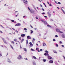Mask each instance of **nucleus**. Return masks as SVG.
Masks as SVG:
<instances>
[{
	"label": "nucleus",
	"mask_w": 65,
	"mask_h": 65,
	"mask_svg": "<svg viewBox=\"0 0 65 65\" xmlns=\"http://www.w3.org/2000/svg\"><path fill=\"white\" fill-rule=\"evenodd\" d=\"M59 33H63V32H62L61 31H59Z\"/></svg>",
	"instance_id": "42"
},
{
	"label": "nucleus",
	"mask_w": 65,
	"mask_h": 65,
	"mask_svg": "<svg viewBox=\"0 0 65 65\" xmlns=\"http://www.w3.org/2000/svg\"><path fill=\"white\" fill-rule=\"evenodd\" d=\"M45 52H46V53H48V51H47L46 50L45 51Z\"/></svg>",
	"instance_id": "49"
},
{
	"label": "nucleus",
	"mask_w": 65,
	"mask_h": 65,
	"mask_svg": "<svg viewBox=\"0 0 65 65\" xmlns=\"http://www.w3.org/2000/svg\"><path fill=\"white\" fill-rule=\"evenodd\" d=\"M44 17H45V18H47V16H44Z\"/></svg>",
	"instance_id": "61"
},
{
	"label": "nucleus",
	"mask_w": 65,
	"mask_h": 65,
	"mask_svg": "<svg viewBox=\"0 0 65 65\" xmlns=\"http://www.w3.org/2000/svg\"><path fill=\"white\" fill-rule=\"evenodd\" d=\"M0 26H1V27H2V28H4V27H3V26H2V25H0Z\"/></svg>",
	"instance_id": "44"
},
{
	"label": "nucleus",
	"mask_w": 65,
	"mask_h": 65,
	"mask_svg": "<svg viewBox=\"0 0 65 65\" xmlns=\"http://www.w3.org/2000/svg\"><path fill=\"white\" fill-rule=\"evenodd\" d=\"M23 49L24 50V51H27V49H26V48H23Z\"/></svg>",
	"instance_id": "24"
},
{
	"label": "nucleus",
	"mask_w": 65,
	"mask_h": 65,
	"mask_svg": "<svg viewBox=\"0 0 65 65\" xmlns=\"http://www.w3.org/2000/svg\"><path fill=\"white\" fill-rule=\"evenodd\" d=\"M47 13L48 14V15L49 17H51L52 15L51 13H49V12H47Z\"/></svg>",
	"instance_id": "6"
},
{
	"label": "nucleus",
	"mask_w": 65,
	"mask_h": 65,
	"mask_svg": "<svg viewBox=\"0 0 65 65\" xmlns=\"http://www.w3.org/2000/svg\"><path fill=\"white\" fill-rule=\"evenodd\" d=\"M2 40H3V41H4V40H5L4 38H2Z\"/></svg>",
	"instance_id": "38"
},
{
	"label": "nucleus",
	"mask_w": 65,
	"mask_h": 65,
	"mask_svg": "<svg viewBox=\"0 0 65 65\" xmlns=\"http://www.w3.org/2000/svg\"><path fill=\"white\" fill-rule=\"evenodd\" d=\"M32 57H33V58H34V59H37L36 57H35V56H32Z\"/></svg>",
	"instance_id": "21"
},
{
	"label": "nucleus",
	"mask_w": 65,
	"mask_h": 65,
	"mask_svg": "<svg viewBox=\"0 0 65 65\" xmlns=\"http://www.w3.org/2000/svg\"><path fill=\"white\" fill-rule=\"evenodd\" d=\"M47 2V3H48V4H50V3L49 2Z\"/></svg>",
	"instance_id": "56"
},
{
	"label": "nucleus",
	"mask_w": 65,
	"mask_h": 65,
	"mask_svg": "<svg viewBox=\"0 0 65 65\" xmlns=\"http://www.w3.org/2000/svg\"><path fill=\"white\" fill-rule=\"evenodd\" d=\"M0 57L2 56V54H1V51H0Z\"/></svg>",
	"instance_id": "26"
},
{
	"label": "nucleus",
	"mask_w": 65,
	"mask_h": 65,
	"mask_svg": "<svg viewBox=\"0 0 65 65\" xmlns=\"http://www.w3.org/2000/svg\"><path fill=\"white\" fill-rule=\"evenodd\" d=\"M54 0V1L57 4H61V3H60V2H58V3L56 2V1L55 0Z\"/></svg>",
	"instance_id": "8"
},
{
	"label": "nucleus",
	"mask_w": 65,
	"mask_h": 65,
	"mask_svg": "<svg viewBox=\"0 0 65 65\" xmlns=\"http://www.w3.org/2000/svg\"><path fill=\"white\" fill-rule=\"evenodd\" d=\"M42 51H43V50H42V49H41L40 50V51L41 52H42Z\"/></svg>",
	"instance_id": "41"
},
{
	"label": "nucleus",
	"mask_w": 65,
	"mask_h": 65,
	"mask_svg": "<svg viewBox=\"0 0 65 65\" xmlns=\"http://www.w3.org/2000/svg\"><path fill=\"white\" fill-rule=\"evenodd\" d=\"M8 62L9 63H10L11 62V61L10 60V59L8 58Z\"/></svg>",
	"instance_id": "12"
},
{
	"label": "nucleus",
	"mask_w": 65,
	"mask_h": 65,
	"mask_svg": "<svg viewBox=\"0 0 65 65\" xmlns=\"http://www.w3.org/2000/svg\"><path fill=\"white\" fill-rule=\"evenodd\" d=\"M30 32H30L31 33H33V30H30Z\"/></svg>",
	"instance_id": "32"
},
{
	"label": "nucleus",
	"mask_w": 65,
	"mask_h": 65,
	"mask_svg": "<svg viewBox=\"0 0 65 65\" xmlns=\"http://www.w3.org/2000/svg\"><path fill=\"white\" fill-rule=\"evenodd\" d=\"M24 39H23L22 40H21V43H22V42H23V41H24Z\"/></svg>",
	"instance_id": "27"
},
{
	"label": "nucleus",
	"mask_w": 65,
	"mask_h": 65,
	"mask_svg": "<svg viewBox=\"0 0 65 65\" xmlns=\"http://www.w3.org/2000/svg\"><path fill=\"white\" fill-rule=\"evenodd\" d=\"M53 41H56V40H55V39H53Z\"/></svg>",
	"instance_id": "48"
},
{
	"label": "nucleus",
	"mask_w": 65,
	"mask_h": 65,
	"mask_svg": "<svg viewBox=\"0 0 65 65\" xmlns=\"http://www.w3.org/2000/svg\"><path fill=\"white\" fill-rule=\"evenodd\" d=\"M29 44L30 45L29 46V48H30L31 47H32V46H33V45L31 42H30L29 43Z\"/></svg>",
	"instance_id": "1"
},
{
	"label": "nucleus",
	"mask_w": 65,
	"mask_h": 65,
	"mask_svg": "<svg viewBox=\"0 0 65 65\" xmlns=\"http://www.w3.org/2000/svg\"><path fill=\"white\" fill-rule=\"evenodd\" d=\"M30 27H31L32 28H33V26H32V25H30Z\"/></svg>",
	"instance_id": "47"
},
{
	"label": "nucleus",
	"mask_w": 65,
	"mask_h": 65,
	"mask_svg": "<svg viewBox=\"0 0 65 65\" xmlns=\"http://www.w3.org/2000/svg\"><path fill=\"white\" fill-rule=\"evenodd\" d=\"M0 32L1 33H3V32L1 30H0Z\"/></svg>",
	"instance_id": "51"
},
{
	"label": "nucleus",
	"mask_w": 65,
	"mask_h": 65,
	"mask_svg": "<svg viewBox=\"0 0 65 65\" xmlns=\"http://www.w3.org/2000/svg\"><path fill=\"white\" fill-rule=\"evenodd\" d=\"M41 22H43V23H44L45 25H46V24H47V22H46V21H44L43 20H41Z\"/></svg>",
	"instance_id": "4"
},
{
	"label": "nucleus",
	"mask_w": 65,
	"mask_h": 65,
	"mask_svg": "<svg viewBox=\"0 0 65 65\" xmlns=\"http://www.w3.org/2000/svg\"><path fill=\"white\" fill-rule=\"evenodd\" d=\"M30 11L32 13H34V11H33V10H31Z\"/></svg>",
	"instance_id": "11"
},
{
	"label": "nucleus",
	"mask_w": 65,
	"mask_h": 65,
	"mask_svg": "<svg viewBox=\"0 0 65 65\" xmlns=\"http://www.w3.org/2000/svg\"><path fill=\"white\" fill-rule=\"evenodd\" d=\"M17 59H19V60H21L22 59V57L21 55H19L18 56V57H17Z\"/></svg>",
	"instance_id": "3"
},
{
	"label": "nucleus",
	"mask_w": 65,
	"mask_h": 65,
	"mask_svg": "<svg viewBox=\"0 0 65 65\" xmlns=\"http://www.w3.org/2000/svg\"><path fill=\"white\" fill-rule=\"evenodd\" d=\"M46 54L47 56H48V53H46Z\"/></svg>",
	"instance_id": "59"
},
{
	"label": "nucleus",
	"mask_w": 65,
	"mask_h": 65,
	"mask_svg": "<svg viewBox=\"0 0 65 65\" xmlns=\"http://www.w3.org/2000/svg\"><path fill=\"white\" fill-rule=\"evenodd\" d=\"M42 14H45V13L43 12L42 13Z\"/></svg>",
	"instance_id": "43"
},
{
	"label": "nucleus",
	"mask_w": 65,
	"mask_h": 65,
	"mask_svg": "<svg viewBox=\"0 0 65 65\" xmlns=\"http://www.w3.org/2000/svg\"><path fill=\"white\" fill-rule=\"evenodd\" d=\"M36 45H37V46H38V44L37 43L36 44Z\"/></svg>",
	"instance_id": "62"
},
{
	"label": "nucleus",
	"mask_w": 65,
	"mask_h": 65,
	"mask_svg": "<svg viewBox=\"0 0 65 65\" xmlns=\"http://www.w3.org/2000/svg\"><path fill=\"white\" fill-rule=\"evenodd\" d=\"M63 13H64V14H65V11H63Z\"/></svg>",
	"instance_id": "63"
},
{
	"label": "nucleus",
	"mask_w": 65,
	"mask_h": 65,
	"mask_svg": "<svg viewBox=\"0 0 65 65\" xmlns=\"http://www.w3.org/2000/svg\"><path fill=\"white\" fill-rule=\"evenodd\" d=\"M10 45V46H11V47L12 48V49H13V47H12V46L11 45Z\"/></svg>",
	"instance_id": "33"
},
{
	"label": "nucleus",
	"mask_w": 65,
	"mask_h": 65,
	"mask_svg": "<svg viewBox=\"0 0 65 65\" xmlns=\"http://www.w3.org/2000/svg\"><path fill=\"white\" fill-rule=\"evenodd\" d=\"M56 46H57V47H58V45L57 44H56Z\"/></svg>",
	"instance_id": "40"
},
{
	"label": "nucleus",
	"mask_w": 65,
	"mask_h": 65,
	"mask_svg": "<svg viewBox=\"0 0 65 65\" xmlns=\"http://www.w3.org/2000/svg\"><path fill=\"white\" fill-rule=\"evenodd\" d=\"M32 64L33 65H36V63H35V61H33L32 62Z\"/></svg>",
	"instance_id": "10"
},
{
	"label": "nucleus",
	"mask_w": 65,
	"mask_h": 65,
	"mask_svg": "<svg viewBox=\"0 0 65 65\" xmlns=\"http://www.w3.org/2000/svg\"><path fill=\"white\" fill-rule=\"evenodd\" d=\"M3 41L5 43H6V44H7V43L5 40L4 41Z\"/></svg>",
	"instance_id": "17"
},
{
	"label": "nucleus",
	"mask_w": 65,
	"mask_h": 65,
	"mask_svg": "<svg viewBox=\"0 0 65 65\" xmlns=\"http://www.w3.org/2000/svg\"><path fill=\"white\" fill-rule=\"evenodd\" d=\"M30 50L32 51V52H35V50H34L32 48Z\"/></svg>",
	"instance_id": "19"
},
{
	"label": "nucleus",
	"mask_w": 65,
	"mask_h": 65,
	"mask_svg": "<svg viewBox=\"0 0 65 65\" xmlns=\"http://www.w3.org/2000/svg\"><path fill=\"white\" fill-rule=\"evenodd\" d=\"M49 63H53L54 62V61L53 60H50L49 61Z\"/></svg>",
	"instance_id": "9"
},
{
	"label": "nucleus",
	"mask_w": 65,
	"mask_h": 65,
	"mask_svg": "<svg viewBox=\"0 0 65 65\" xmlns=\"http://www.w3.org/2000/svg\"><path fill=\"white\" fill-rule=\"evenodd\" d=\"M23 2L25 4H28L27 0H23Z\"/></svg>",
	"instance_id": "2"
},
{
	"label": "nucleus",
	"mask_w": 65,
	"mask_h": 65,
	"mask_svg": "<svg viewBox=\"0 0 65 65\" xmlns=\"http://www.w3.org/2000/svg\"><path fill=\"white\" fill-rule=\"evenodd\" d=\"M55 37H58V35H55Z\"/></svg>",
	"instance_id": "52"
},
{
	"label": "nucleus",
	"mask_w": 65,
	"mask_h": 65,
	"mask_svg": "<svg viewBox=\"0 0 65 65\" xmlns=\"http://www.w3.org/2000/svg\"><path fill=\"white\" fill-rule=\"evenodd\" d=\"M11 43H12L13 44H14V42L12 41H11Z\"/></svg>",
	"instance_id": "23"
},
{
	"label": "nucleus",
	"mask_w": 65,
	"mask_h": 65,
	"mask_svg": "<svg viewBox=\"0 0 65 65\" xmlns=\"http://www.w3.org/2000/svg\"><path fill=\"white\" fill-rule=\"evenodd\" d=\"M62 43V41H59V43L61 44Z\"/></svg>",
	"instance_id": "45"
},
{
	"label": "nucleus",
	"mask_w": 65,
	"mask_h": 65,
	"mask_svg": "<svg viewBox=\"0 0 65 65\" xmlns=\"http://www.w3.org/2000/svg\"><path fill=\"white\" fill-rule=\"evenodd\" d=\"M44 55H45V56H47V54L46 53H45L44 54Z\"/></svg>",
	"instance_id": "36"
},
{
	"label": "nucleus",
	"mask_w": 65,
	"mask_h": 65,
	"mask_svg": "<svg viewBox=\"0 0 65 65\" xmlns=\"http://www.w3.org/2000/svg\"><path fill=\"white\" fill-rule=\"evenodd\" d=\"M14 40L15 41H16V42H17V39H15Z\"/></svg>",
	"instance_id": "31"
},
{
	"label": "nucleus",
	"mask_w": 65,
	"mask_h": 65,
	"mask_svg": "<svg viewBox=\"0 0 65 65\" xmlns=\"http://www.w3.org/2000/svg\"><path fill=\"white\" fill-rule=\"evenodd\" d=\"M61 46H62V47H64V45H61Z\"/></svg>",
	"instance_id": "58"
},
{
	"label": "nucleus",
	"mask_w": 65,
	"mask_h": 65,
	"mask_svg": "<svg viewBox=\"0 0 65 65\" xmlns=\"http://www.w3.org/2000/svg\"><path fill=\"white\" fill-rule=\"evenodd\" d=\"M40 6H41V7H42V5L41 4H40Z\"/></svg>",
	"instance_id": "53"
},
{
	"label": "nucleus",
	"mask_w": 65,
	"mask_h": 65,
	"mask_svg": "<svg viewBox=\"0 0 65 65\" xmlns=\"http://www.w3.org/2000/svg\"><path fill=\"white\" fill-rule=\"evenodd\" d=\"M53 52L54 53H55V54H57V51L55 50H54L53 51Z\"/></svg>",
	"instance_id": "18"
},
{
	"label": "nucleus",
	"mask_w": 65,
	"mask_h": 65,
	"mask_svg": "<svg viewBox=\"0 0 65 65\" xmlns=\"http://www.w3.org/2000/svg\"><path fill=\"white\" fill-rule=\"evenodd\" d=\"M28 10H29V11H30L31 10H30V8H29V7H28Z\"/></svg>",
	"instance_id": "34"
},
{
	"label": "nucleus",
	"mask_w": 65,
	"mask_h": 65,
	"mask_svg": "<svg viewBox=\"0 0 65 65\" xmlns=\"http://www.w3.org/2000/svg\"><path fill=\"white\" fill-rule=\"evenodd\" d=\"M24 30H25V31H26V30H27V28H24Z\"/></svg>",
	"instance_id": "28"
},
{
	"label": "nucleus",
	"mask_w": 65,
	"mask_h": 65,
	"mask_svg": "<svg viewBox=\"0 0 65 65\" xmlns=\"http://www.w3.org/2000/svg\"><path fill=\"white\" fill-rule=\"evenodd\" d=\"M32 39L34 41H35V39L34 38H33Z\"/></svg>",
	"instance_id": "37"
},
{
	"label": "nucleus",
	"mask_w": 65,
	"mask_h": 65,
	"mask_svg": "<svg viewBox=\"0 0 65 65\" xmlns=\"http://www.w3.org/2000/svg\"><path fill=\"white\" fill-rule=\"evenodd\" d=\"M42 10L43 11H44V9H43V8L42 9Z\"/></svg>",
	"instance_id": "50"
},
{
	"label": "nucleus",
	"mask_w": 65,
	"mask_h": 65,
	"mask_svg": "<svg viewBox=\"0 0 65 65\" xmlns=\"http://www.w3.org/2000/svg\"><path fill=\"white\" fill-rule=\"evenodd\" d=\"M56 30L57 32H59V31H60V29H59L57 28V29H56Z\"/></svg>",
	"instance_id": "13"
},
{
	"label": "nucleus",
	"mask_w": 65,
	"mask_h": 65,
	"mask_svg": "<svg viewBox=\"0 0 65 65\" xmlns=\"http://www.w3.org/2000/svg\"><path fill=\"white\" fill-rule=\"evenodd\" d=\"M26 45H27V44H28V39H27L26 41Z\"/></svg>",
	"instance_id": "25"
},
{
	"label": "nucleus",
	"mask_w": 65,
	"mask_h": 65,
	"mask_svg": "<svg viewBox=\"0 0 65 65\" xmlns=\"http://www.w3.org/2000/svg\"><path fill=\"white\" fill-rule=\"evenodd\" d=\"M6 39H8V40H10V39H9V38L8 37H7L6 38Z\"/></svg>",
	"instance_id": "29"
},
{
	"label": "nucleus",
	"mask_w": 65,
	"mask_h": 65,
	"mask_svg": "<svg viewBox=\"0 0 65 65\" xmlns=\"http://www.w3.org/2000/svg\"><path fill=\"white\" fill-rule=\"evenodd\" d=\"M21 37H24L25 36V34H22L21 35Z\"/></svg>",
	"instance_id": "16"
},
{
	"label": "nucleus",
	"mask_w": 65,
	"mask_h": 65,
	"mask_svg": "<svg viewBox=\"0 0 65 65\" xmlns=\"http://www.w3.org/2000/svg\"><path fill=\"white\" fill-rule=\"evenodd\" d=\"M47 27H50V28L51 27V26H50V25H47Z\"/></svg>",
	"instance_id": "22"
},
{
	"label": "nucleus",
	"mask_w": 65,
	"mask_h": 65,
	"mask_svg": "<svg viewBox=\"0 0 65 65\" xmlns=\"http://www.w3.org/2000/svg\"><path fill=\"white\" fill-rule=\"evenodd\" d=\"M11 21L12 22H14V21L13 20H11Z\"/></svg>",
	"instance_id": "35"
},
{
	"label": "nucleus",
	"mask_w": 65,
	"mask_h": 65,
	"mask_svg": "<svg viewBox=\"0 0 65 65\" xmlns=\"http://www.w3.org/2000/svg\"><path fill=\"white\" fill-rule=\"evenodd\" d=\"M44 39H46V37H44Z\"/></svg>",
	"instance_id": "64"
},
{
	"label": "nucleus",
	"mask_w": 65,
	"mask_h": 65,
	"mask_svg": "<svg viewBox=\"0 0 65 65\" xmlns=\"http://www.w3.org/2000/svg\"><path fill=\"white\" fill-rule=\"evenodd\" d=\"M43 62H46V59H43Z\"/></svg>",
	"instance_id": "20"
},
{
	"label": "nucleus",
	"mask_w": 65,
	"mask_h": 65,
	"mask_svg": "<svg viewBox=\"0 0 65 65\" xmlns=\"http://www.w3.org/2000/svg\"><path fill=\"white\" fill-rule=\"evenodd\" d=\"M15 31L17 33H18L19 32H18L17 30H15Z\"/></svg>",
	"instance_id": "46"
},
{
	"label": "nucleus",
	"mask_w": 65,
	"mask_h": 65,
	"mask_svg": "<svg viewBox=\"0 0 65 65\" xmlns=\"http://www.w3.org/2000/svg\"><path fill=\"white\" fill-rule=\"evenodd\" d=\"M24 59H25L26 60H28V59L27 58H25Z\"/></svg>",
	"instance_id": "39"
},
{
	"label": "nucleus",
	"mask_w": 65,
	"mask_h": 65,
	"mask_svg": "<svg viewBox=\"0 0 65 65\" xmlns=\"http://www.w3.org/2000/svg\"><path fill=\"white\" fill-rule=\"evenodd\" d=\"M32 42L33 43H34V41H33V40H32Z\"/></svg>",
	"instance_id": "57"
},
{
	"label": "nucleus",
	"mask_w": 65,
	"mask_h": 65,
	"mask_svg": "<svg viewBox=\"0 0 65 65\" xmlns=\"http://www.w3.org/2000/svg\"><path fill=\"white\" fill-rule=\"evenodd\" d=\"M49 6H52V5L51 4H49Z\"/></svg>",
	"instance_id": "54"
},
{
	"label": "nucleus",
	"mask_w": 65,
	"mask_h": 65,
	"mask_svg": "<svg viewBox=\"0 0 65 65\" xmlns=\"http://www.w3.org/2000/svg\"><path fill=\"white\" fill-rule=\"evenodd\" d=\"M41 34H39V36H41Z\"/></svg>",
	"instance_id": "60"
},
{
	"label": "nucleus",
	"mask_w": 65,
	"mask_h": 65,
	"mask_svg": "<svg viewBox=\"0 0 65 65\" xmlns=\"http://www.w3.org/2000/svg\"><path fill=\"white\" fill-rule=\"evenodd\" d=\"M43 46H45V45H46V44H45V43H43Z\"/></svg>",
	"instance_id": "30"
},
{
	"label": "nucleus",
	"mask_w": 65,
	"mask_h": 65,
	"mask_svg": "<svg viewBox=\"0 0 65 65\" xmlns=\"http://www.w3.org/2000/svg\"><path fill=\"white\" fill-rule=\"evenodd\" d=\"M21 24L20 23H18L17 24L15 25V26H20Z\"/></svg>",
	"instance_id": "5"
},
{
	"label": "nucleus",
	"mask_w": 65,
	"mask_h": 65,
	"mask_svg": "<svg viewBox=\"0 0 65 65\" xmlns=\"http://www.w3.org/2000/svg\"><path fill=\"white\" fill-rule=\"evenodd\" d=\"M47 58L48 59L51 60V59H52V57L50 56L49 55L48 56Z\"/></svg>",
	"instance_id": "7"
},
{
	"label": "nucleus",
	"mask_w": 65,
	"mask_h": 65,
	"mask_svg": "<svg viewBox=\"0 0 65 65\" xmlns=\"http://www.w3.org/2000/svg\"><path fill=\"white\" fill-rule=\"evenodd\" d=\"M62 37L63 38H65V35H64V34L62 35Z\"/></svg>",
	"instance_id": "15"
},
{
	"label": "nucleus",
	"mask_w": 65,
	"mask_h": 65,
	"mask_svg": "<svg viewBox=\"0 0 65 65\" xmlns=\"http://www.w3.org/2000/svg\"><path fill=\"white\" fill-rule=\"evenodd\" d=\"M21 39H22V38H21V37H20L19 38V39H20V40H21Z\"/></svg>",
	"instance_id": "55"
},
{
	"label": "nucleus",
	"mask_w": 65,
	"mask_h": 65,
	"mask_svg": "<svg viewBox=\"0 0 65 65\" xmlns=\"http://www.w3.org/2000/svg\"><path fill=\"white\" fill-rule=\"evenodd\" d=\"M27 38L28 39H31V37L29 36H27Z\"/></svg>",
	"instance_id": "14"
}]
</instances>
